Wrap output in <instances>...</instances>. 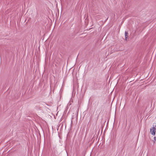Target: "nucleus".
<instances>
[{"mask_svg": "<svg viewBox=\"0 0 156 156\" xmlns=\"http://www.w3.org/2000/svg\"><path fill=\"white\" fill-rule=\"evenodd\" d=\"M155 131H156V123L154 126L153 127L152 129H151L150 132L152 135H154L155 134Z\"/></svg>", "mask_w": 156, "mask_h": 156, "instance_id": "f257e3e1", "label": "nucleus"}, {"mask_svg": "<svg viewBox=\"0 0 156 156\" xmlns=\"http://www.w3.org/2000/svg\"><path fill=\"white\" fill-rule=\"evenodd\" d=\"M125 38L126 39V40L127 37L128 36V33L126 31L125 32Z\"/></svg>", "mask_w": 156, "mask_h": 156, "instance_id": "f03ea898", "label": "nucleus"}, {"mask_svg": "<svg viewBox=\"0 0 156 156\" xmlns=\"http://www.w3.org/2000/svg\"><path fill=\"white\" fill-rule=\"evenodd\" d=\"M154 140H156V137H154Z\"/></svg>", "mask_w": 156, "mask_h": 156, "instance_id": "7ed1b4c3", "label": "nucleus"}, {"mask_svg": "<svg viewBox=\"0 0 156 156\" xmlns=\"http://www.w3.org/2000/svg\"><path fill=\"white\" fill-rule=\"evenodd\" d=\"M77 115H78V111H77Z\"/></svg>", "mask_w": 156, "mask_h": 156, "instance_id": "20e7f679", "label": "nucleus"}, {"mask_svg": "<svg viewBox=\"0 0 156 156\" xmlns=\"http://www.w3.org/2000/svg\"><path fill=\"white\" fill-rule=\"evenodd\" d=\"M108 19V18H107V19H106V20H107V19Z\"/></svg>", "mask_w": 156, "mask_h": 156, "instance_id": "39448f33", "label": "nucleus"}, {"mask_svg": "<svg viewBox=\"0 0 156 156\" xmlns=\"http://www.w3.org/2000/svg\"><path fill=\"white\" fill-rule=\"evenodd\" d=\"M108 19V18H107V19H106V20H107V19Z\"/></svg>", "mask_w": 156, "mask_h": 156, "instance_id": "423d86ee", "label": "nucleus"}, {"mask_svg": "<svg viewBox=\"0 0 156 156\" xmlns=\"http://www.w3.org/2000/svg\"><path fill=\"white\" fill-rule=\"evenodd\" d=\"M108 19V18H107V19H106V20H107V19Z\"/></svg>", "mask_w": 156, "mask_h": 156, "instance_id": "0eeeda50", "label": "nucleus"}]
</instances>
